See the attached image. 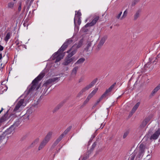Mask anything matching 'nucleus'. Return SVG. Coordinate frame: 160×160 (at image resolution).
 <instances>
[{
    "label": "nucleus",
    "mask_w": 160,
    "mask_h": 160,
    "mask_svg": "<svg viewBox=\"0 0 160 160\" xmlns=\"http://www.w3.org/2000/svg\"><path fill=\"white\" fill-rule=\"evenodd\" d=\"M100 101H101L99 99L97 100L96 102V104H98V103L100 102Z\"/></svg>",
    "instance_id": "nucleus-56"
},
{
    "label": "nucleus",
    "mask_w": 160,
    "mask_h": 160,
    "mask_svg": "<svg viewBox=\"0 0 160 160\" xmlns=\"http://www.w3.org/2000/svg\"><path fill=\"white\" fill-rule=\"evenodd\" d=\"M159 89H160V86L158 85L152 91L151 93V95L153 96Z\"/></svg>",
    "instance_id": "nucleus-21"
},
{
    "label": "nucleus",
    "mask_w": 160,
    "mask_h": 160,
    "mask_svg": "<svg viewBox=\"0 0 160 160\" xmlns=\"http://www.w3.org/2000/svg\"><path fill=\"white\" fill-rule=\"evenodd\" d=\"M39 138H36L31 144V146H34L35 145L37 144L39 142Z\"/></svg>",
    "instance_id": "nucleus-33"
},
{
    "label": "nucleus",
    "mask_w": 160,
    "mask_h": 160,
    "mask_svg": "<svg viewBox=\"0 0 160 160\" xmlns=\"http://www.w3.org/2000/svg\"><path fill=\"white\" fill-rule=\"evenodd\" d=\"M87 23L82 28L81 30L82 32L84 33H86L88 32L89 29H88L87 28L89 27H90L89 25H88L87 26Z\"/></svg>",
    "instance_id": "nucleus-28"
},
{
    "label": "nucleus",
    "mask_w": 160,
    "mask_h": 160,
    "mask_svg": "<svg viewBox=\"0 0 160 160\" xmlns=\"http://www.w3.org/2000/svg\"><path fill=\"white\" fill-rule=\"evenodd\" d=\"M82 14L81 12H80V10L78 11L77 13H75V16L74 18V23L75 24H76L75 23V20L77 18H81V16Z\"/></svg>",
    "instance_id": "nucleus-26"
},
{
    "label": "nucleus",
    "mask_w": 160,
    "mask_h": 160,
    "mask_svg": "<svg viewBox=\"0 0 160 160\" xmlns=\"http://www.w3.org/2000/svg\"><path fill=\"white\" fill-rule=\"evenodd\" d=\"M51 83H52L51 79L50 78L46 81L43 85L46 86L47 85Z\"/></svg>",
    "instance_id": "nucleus-39"
},
{
    "label": "nucleus",
    "mask_w": 160,
    "mask_h": 160,
    "mask_svg": "<svg viewBox=\"0 0 160 160\" xmlns=\"http://www.w3.org/2000/svg\"><path fill=\"white\" fill-rule=\"evenodd\" d=\"M159 89H160V86L158 85L152 91L151 93V95L153 96Z\"/></svg>",
    "instance_id": "nucleus-20"
},
{
    "label": "nucleus",
    "mask_w": 160,
    "mask_h": 160,
    "mask_svg": "<svg viewBox=\"0 0 160 160\" xmlns=\"http://www.w3.org/2000/svg\"><path fill=\"white\" fill-rule=\"evenodd\" d=\"M60 77H56L50 78L52 83L57 82L60 80Z\"/></svg>",
    "instance_id": "nucleus-34"
},
{
    "label": "nucleus",
    "mask_w": 160,
    "mask_h": 160,
    "mask_svg": "<svg viewBox=\"0 0 160 160\" xmlns=\"http://www.w3.org/2000/svg\"><path fill=\"white\" fill-rule=\"evenodd\" d=\"M52 134V132H50L47 135L45 138L44 139L45 141H46L47 142H48L50 140Z\"/></svg>",
    "instance_id": "nucleus-17"
},
{
    "label": "nucleus",
    "mask_w": 160,
    "mask_h": 160,
    "mask_svg": "<svg viewBox=\"0 0 160 160\" xmlns=\"http://www.w3.org/2000/svg\"><path fill=\"white\" fill-rule=\"evenodd\" d=\"M11 34V33L10 32H8L7 34L5 37L4 38V40L6 42H7L8 40L10 38Z\"/></svg>",
    "instance_id": "nucleus-31"
},
{
    "label": "nucleus",
    "mask_w": 160,
    "mask_h": 160,
    "mask_svg": "<svg viewBox=\"0 0 160 160\" xmlns=\"http://www.w3.org/2000/svg\"><path fill=\"white\" fill-rule=\"evenodd\" d=\"M73 42L71 38L68 39L66 41L63 43L58 51L55 52L52 56V59L54 60L60 55H62V53L67 48L68 45L71 44Z\"/></svg>",
    "instance_id": "nucleus-2"
},
{
    "label": "nucleus",
    "mask_w": 160,
    "mask_h": 160,
    "mask_svg": "<svg viewBox=\"0 0 160 160\" xmlns=\"http://www.w3.org/2000/svg\"><path fill=\"white\" fill-rule=\"evenodd\" d=\"M159 89H160V86L158 85L152 91L151 93V95L153 96Z\"/></svg>",
    "instance_id": "nucleus-22"
},
{
    "label": "nucleus",
    "mask_w": 160,
    "mask_h": 160,
    "mask_svg": "<svg viewBox=\"0 0 160 160\" xmlns=\"http://www.w3.org/2000/svg\"><path fill=\"white\" fill-rule=\"evenodd\" d=\"M85 60V59L84 58H81L74 64V65L76 66V65L82 64Z\"/></svg>",
    "instance_id": "nucleus-18"
},
{
    "label": "nucleus",
    "mask_w": 160,
    "mask_h": 160,
    "mask_svg": "<svg viewBox=\"0 0 160 160\" xmlns=\"http://www.w3.org/2000/svg\"><path fill=\"white\" fill-rule=\"evenodd\" d=\"M14 5V2H12L8 3V8H12Z\"/></svg>",
    "instance_id": "nucleus-36"
},
{
    "label": "nucleus",
    "mask_w": 160,
    "mask_h": 160,
    "mask_svg": "<svg viewBox=\"0 0 160 160\" xmlns=\"http://www.w3.org/2000/svg\"><path fill=\"white\" fill-rule=\"evenodd\" d=\"M56 146V145H55V144H54V143L52 144V146L51 147V149H53Z\"/></svg>",
    "instance_id": "nucleus-55"
},
{
    "label": "nucleus",
    "mask_w": 160,
    "mask_h": 160,
    "mask_svg": "<svg viewBox=\"0 0 160 160\" xmlns=\"http://www.w3.org/2000/svg\"><path fill=\"white\" fill-rule=\"evenodd\" d=\"M129 133V131L128 130H127L124 133L123 135V138H125L127 137Z\"/></svg>",
    "instance_id": "nucleus-44"
},
{
    "label": "nucleus",
    "mask_w": 160,
    "mask_h": 160,
    "mask_svg": "<svg viewBox=\"0 0 160 160\" xmlns=\"http://www.w3.org/2000/svg\"><path fill=\"white\" fill-rule=\"evenodd\" d=\"M98 88H96L94 89L92 92L89 95V96H90L91 98L96 93L98 90Z\"/></svg>",
    "instance_id": "nucleus-30"
},
{
    "label": "nucleus",
    "mask_w": 160,
    "mask_h": 160,
    "mask_svg": "<svg viewBox=\"0 0 160 160\" xmlns=\"http://www.w3.org/2000/svg\"><path fill=\"white\" fill-rule=\"evenodd\" d=\"M64 136V134H62L56 140L59 142L62 139Z\"/></svg>",
    "instance_id": "nucleus-40"
},
{
    "label": "nucleus",
    "mask_w": 160,
    "mask_h": 160,
    "mask_svg": "<svg viewBox=\"0 0 160 160\" xmlns=\"http://www.w3.org/2000/svg\"><path fill=\"white\" fill-rule=\"evenodd\" d=\"M72 128V126H69L64 131L62 134H64V136L66 135L70 131Z\"/></svg>",
    "instance_id": "nucleus-35"
},
{
    "label": "nucleus",
    "mask_w": 160,
    "mask_h": 160,
    "mask_svg": "<svg viewBox=\"0 0 160 160\" xmlns=\"http://www.w3.org/2000/svg\"><path fill=\"white\" fill-rule=\"evenodd\" d=\"M99 16H95L93 17V19L92 21L90 23H87L88 26V25H89L90 26H94L97 22V21L99 20Z\"/></svg>",
    "instance_id": "nucleus-11"
},
{
    "label": "nucleus",
    "mask_w": 160,
    "mask_h": 160,
    "mask_svg": "<svg viewBox=\"0 0 160 160\" xmlns=\"http://www.w3.org/2000/svg\"><path fill=\"white\" fill-rule=\"evenodd\" d=\"M122 14V12H120V13L118 15L117 18L118 19H119Z\"/></svg>",
    "instance_id": "nucleus-50"
},
{
    "label": "nucleus",
    "mask_w": 160,
    "mask_h": 160,
    "mask_svg": "<svg viewBox=\"0 0 160 160\" xmlns=\"http://www.w3.org/2000/svg\"><path fill=\"white\" fill-rule=\"evenodd\" d=\"M59 143V142L56 140L54 143H53L54 144H55V145H57L58 143Z\"/></svg>",
    "instance_id": "nucleus-54"
},
{
    "label": "nucleus",
    "mask_w": 160,
    "mask_h": 160,
    "mask_svg": "<svg viewBox=\"0 0 160 160\" xmlns=\"http://www.w3.org/2000/svg\"><path fill=\"white\" fill-rule=\"evenodd\" d=\"M69 68L68 66H65L63 67V72H65L66 71H68Z\"/></svg>",
    "instance_id": "nucleus-42"
},
{
    "label": "nucleus",
    "mask_w": 160,
    "mask_h": 160,
    "mask_svg": "<svg viewBox=\"0 0 160 160\" xmlns=\"http://www.w3.org/2000/svg\"><path fill=\"white\" fill-rule=\"evenodd\" d=\"M91 98L90 97V96H88L86 100L84 102L82 105L83 106H85L88 102L89 101V100Z\"/></svg>",
    "instance_id": "nucleus-37"
},
{
    "label": "nucleus",
    "mask_w": 160,
    "mask_h": 160,
    "mask_svg": "<svg viewBox=\"0 0 160 160\" xmlns=\"http://www.w3.org/2000/svg\"><path fill=\"white\" fill-rule=\"evenodd\" d=\"M5 137L2 134L0 135V144L1 143L2 141L4 138Z\"/></svg>",
    "instance_id": "nucleus-47"
},
{
    "label": "nucleus",
    "mask_w": 160,
    "mask_h": 160,
    "mask_svg": "<svg viewBox=\"0 0 160 160\" xmlns=\"http://www.w3.org/2000/svg\"><path fill=\"white\" fill-rule=\"evenodd\" d=\"M92 41H90L89 39H88L87 40V46L85 48V49L87 50V51H88L89 48L92 45Z\"/></svg>",
    "instance_id": "nucleus-27"
},
{
    "label": "nucleus",
    "mask_w": 160,
    "mask_h": 160,
    "mask_svg": "<svg viewBox=\"0 0 160 160\" xmlns=\"http://www.w3.org/2000/svg\"><path fill=\"white\" fill-rule=\"evenodd\" d=\"M8 111L9 110H8L0 118V122H1L2 123L7 120L10 117V116H8Z\"/></svg>",
    "instance_id": "nucleus-8"
},
{
    "label": "nucleus",
    "mask_w": 160,
    "mask_h": 160,
    "mask_svg": "<svg viewBox=\"0 0 160 160\" xmlns=\"http://www.w3.org/2000/svg\"><path fill=\"white\" fill-rule=\"evenodd\" d=\"M140 0H134L132 2V6H134L136 3H137Z\"/></svg>",
    "instance_id": "nucleus-46"
},
{
    "label": "nucleus",
    "mask_w": 160,
    "mask_h": 160,
    "mask_svg": "<svg viewBox=\"0 0 160 160\" xmlns=\"http://www.w3.org/2000/svg\"><path fill=\"white\" fill-rule=\"evenodd\" d=\"M135 150L134 152L132 153L131 156L128 158L129 160H134L135 156H136V152Z\"/></svg>",
    "instance_id": "nucleus-32"
},
{
    "label": "nucleus",
    "mask_w": 160,
    "mask_h": 160,
    "mask_svg": "<svg viewBox=\"0 0 160 160\" xmlns=\"http://www.w3.org/2000/svg\"><path fill=\"white\" fill-rule=\"evenodd\" d=\"M75 58L74 57H72L71 59H68L65 58L64 61L62 63V64L64 66H67L71 63L74 60H75Z\"/></svg>",
    "instance_id": "nucleus-9"
},
{
    "label": "nucleus",
    "mask_w": 160,
    "mask_h": 160,
    "mask_svg": "<svg viewBox=\"0 0 160 160\" xmlns=\"http://www.w3.org/2000/svg\"><path fill=\"white\" fill-rule=\"evenodd\" d=\"M103 98L102 97V96L100 97V98L99 99L100 101H101L103 99Z\"/></svg>",
    "instance_id": "nucleus-59"
},
{
    "label": "nucleus",
    "mask_w": 160,
    "mask_h": 160,
    "mask_svg": "<svg viewBox=\"0 0 160 160\" xmlns=\"http://www.w3.org/2000/svg\"><path fill=\"white\" fill-rule=\"evenodd\" d=\"M84 80V78L83 77H81L79 79L78 81L79 82H82Z\"/></svg>",
    "instance_id": "nucleus-51"
},
{
    "label": "nucleus",
    "mask_w": 160,
    "mask_h": 160,
    "mask_svg": "<svg viewBox=\"0 0 160 160\" xmlns=\"http://www.w3.org/2000/svg\"><path fill=\"white\" fill-rule=\"evenodd\" d=\"M107 36H104L101 39L99 43L97 46V49L99 50L103 46L106 40L107 39Z\"/></svg>",
    "instance_id": "nucleus-7"
},
{
    "label": "nucleus",
    "mask_w": 160,
    "mask_h": 160,
    "mask_svg": "<svg viewBox=\"0 0 160 160\" xmlns=\"http://www.w3.org/2000/svg\"><path fill=\"white\" fill-rule=\"evenodd\" d=\"M2 58V53H0V60Z\"/></svg>",
    "instance_id": "nucleus-58"
},
{
    "label": "nucleus",
    "mask_w": 160,
    "mask_h": 160,
    "mask_svg": "<svg viewBox=\"0 0 160 160\" xmlns=\"http://www.w3.org/2000/svg\"><path fill=\"white\" fill-rule=\"evenodd\" d=\"M23 25L24 27H25L27 26V27L28 26V24L25 23V22H24L23 24Z\"/></svg>",
    "instance_id": "nucleus-57"
},
{
    "label": "nucleus",
    "mask_w": 160,
    "mask_h": 160,
    "mask_svg": "<svg viewBox=\"0 0 160 160\" xmlns=\"http://www.w3.org/2000/svg\"><path fill=\"white\" fill-rule=\"evenodd\" d=\"M30 1V3L28 5V7L27 8V10H28L30 8V6H31V4L33 2H31V0H27L26 3L27 4H28V3Z\"/></svg>",
    "instance_id": "nucleus-38"
},
{
    "label": "nucleus",
    "mask_w": 160,
    "mask_h": 160,
    "mask_svg": "<svg viewBox=\"0 0 160 160\" xmlns=\"http://www.w3.org/2000/svg\"><path fill=\"white\" fill-rule=\"evenodd\" d=\"M72 56L73 55L70 52H69L66 58L68 59H71L72 58Z\"/></svg>",
    "instance_id": "nucleus-45"
},
{
    "label": "nucleus",
    "mask_w": 160,
    "mask_h": 160,
    "mask_svg": "<svg viewBox=\"0 0 160 160\" xmlns=\"http://www.w3.org/2000/svg\"><path fill=\"white\" fill-rule=\"evenodd\" d=\"M76 45H73L68 51L67 52H70L73 56L77 52V48H76Z\"/></svg>",
    "instance_id": "nucleus-13"
},
{
    "label": "nucleus",
    "mask_w": 160,
    "mask_h": 160,
    "mask_svg": "<svg viewBox=\"0 0 160 160\" xmlns=\"http://www.w3.org/2000/svg\"><path fill=\"white\" fill-rule=\"evenodd\" d=\"M78 25H80L81 22V20L80 18H78Z\"/></svg>",
    "instance_id": "nucleus-49"
},
{
    "label": "nucleus",
    "mask_w": 160,
    "mask_h": 160,
    "mask_svg": "<svg viewBox=\"0 0 160 160\" xmlns=\"http://www.w3.org/2000/svg\"><path fill=\"white\" fill-rule=\"evenodd\" d=\"M96 145L97 142H94L92 145V147L87 152L88 155L90 154L92 152L93 150L96 147Z\"/></svg>",
    "instance_id": "nucleus-25"
},
{
    "label": "nucleus",
    "mask_w": 160,
    "mask_h": 160,
    "mask_svg": "<svg viewBox=\"0 0 160 160\" xmlns=\"http://www.w3.org/2000/svg\"><path fill=\"white\" fill-rule=\"evenodd\" d=\"M145 146L142 143L139 145V150L137 155L136 159H138L139 160L142 158L145 152Z\"/></svg>",
    "instance_id": "nucleus-5"
},
{
    "label": "nucleus",
    "mask_w": 160,
    "mask_h": 160,
    "mask_svg": "<svg viewBox=\"0 0 160 160\" xmlns=\"http://www.w3.org/2000/svg\"><path fill=\"white\" fill-rule=\"evenodd\" d=\"M3 47L1 45H0V51H2L3 49Z\"/></svg>",
    "instance_id": "nucleus-53"
},
{
    "label": "nucleus",
    "mask_w": 160,
    "mask_h": 160,
    "mask_svg": "<svg viewBox=\"0 0 160 160\" xmlns=\"http://www.w3.org/2000/svg\"><path fill=\"white\" fill-rule=\"evenodd\" d=\"M24 102V99H21L20 100L16 105L15 108H14L13 111H16L21 106L22 104Z\"/></svg>",
    "instance_id": "nucleus-12"
},
{
    "label": "nucleus",
    "mask_w": 160,
    "mask_h": 160,
    "mask_svg": "<svg viewBox=\"0 0 160 160\" xmlns=\"http://www.w3.org/2000/svg\"><path fill=\"white\" fill-rule=\"evenodd\" d=\"M78 69V66H76L73 68L71 73V75L73 77L75 76Z\"/></svg>",
    "instance_id": "nucleus-19"
},
{
    "label": "nucleus",
    "mask_w": 160,
    "mask_h": 160,
    "mask_svg": "<svg viewBox=\"0 0 160 160\" xmlns=\"http://www.w3.org/2000/svg\"><path fill=\"white\" fill-rule=\"evenodd\" d=\"M157 57L158 58H160V53L157 56Z\"/></svg>",
    "instance_id": "nucleus-64"
},
{
    "label": "nucleus",
    "mask_w": 160,
    "mask_h": 160,
    "mask_svg": "<svg viewBox=\"0 0 160 160\" xmlns=\"http://www.w3.org/2000/svg\"><path fill=\"white\" fill-rule=\"evenodd\" d=\"M47 143L48 142H46V141H45L44 140H43L40 143L39 146L38 147V150H40L42 148H43Z\"/></svg>",
    "instance_id": "nucleus-16"
},
{
    "label": "nucleus",
    "mask_w": 160,
    "mask_h": 160,
    "mask_svg": "<svg viewBox=\"0 0 160 160\" xmlns=\"http://www.w3.org/2000/svg\"><path fill=\"white\" fill-rule=\"evenodd\" d=\"M141 12V10L140 9L138 10L136 12L134 16V20H136L139 17Z\"/></svg>",
    "instance_id": "nucleus-29"
},
{
    "label": "nucleus",
    "mask_w": 160,
    "mask_h": 160,
    "mask_svg": "<svg viewBox=\"0 0 160 160\" xmlns=\"http://www.w3.org/2000/svg\"><path fill=\"white\" fill-rule=\"evenodd\" d=\"M98 81V78H96L93 80L89 84L83 88L78 93L77 97L79 98L82 94L83 93L85 92L87 90L93 87Z\"/></svg>",
    "instance_id": "nucleus-3"
},
{
    "label": "nucleus",
    "mask_w": 160,
    "mask_h": 160,
    "mask_svg": "<svg viewBox=\"0 0 160 160\" xmlns=\"http://www.w3.org/2000/svg\"><path fill=\"white\" fill-rule=\"evenodd\" d=\"M98 104H96V103L93 106V107H96V106Z\"/></svg>",
    "instance_id": "nucleus-63"
},
{
    "label": "nucleus",
    "mask_w": 160,
    "mask_h": 160,
    "mask_svg": "<svg viewBox=\"0 0 160 160\" xmlns=\"http://www.w3.org/2000/svg\"><path fill=\"white\" fill-rule=\"evenodd\" d=\"M18 125L16 122L14 123L11 125L9 128H8L5 132L2 134L4 136L8 135L11 134L14 130L15 128L18 126Z\"/></svg>",
    "instance_id": "nucleus-6"
},
{
    "label": "nucleus",
    "mask_w": 160,
    "mask_h": 160,
    "mask_svg": "<svg viewBox=\"0 0 160 160\" xmlns=\"http://www.w3.org/2000/svg\"><path fill=\"white\" fill-rule=\"evenodd\" d=\"M61 55H60L59 56H58L57 58H56L55 61V62H59L62 58L63 57H61Z\"/></svg>",
    "instance_id": "nucleus-43"
},
{
    "label": "nucleus",
    "mask_w": 160,
    "mask_h": 160,
    "mask_svg": "<svg viewBox=\"0 0 160 160\" xmlns=\"http://www.w3.org/2000/svg\"><path fill=\"white\" fill-rule=\"evenodd\" d=\"M116 84V83H114L108 89H107L105 92H104V93L101 96L102 97L104 98L106 97L107 95V94L108 93L111 92L112 90V89L114 88Z\"/></svg>",
    "instance_id": "nucleus-10"
},
{
    "label": "nucleus",
    "mask_w": 160,
    "mask_h": 160,
    "mask_svg": "<svg viewBox=\"0 0 160 160\" xmlns=\"http://www.w3.org/2000/svg\"><path fill=\"white\" fill-rule=\"evenodd\" d=\"M83 38H82L80 40L77 44L74 45L76 46V48L77 49L78 48L82 46L83 44Z\"/></svg>",
    "instance_id": "nucleus-24"
},
{
    "label": "nucleus",
    "mask_w": 160,
    "mask_h": 160,
    "mask_svg": "<svg viewBox=\"0 0 160 160\" xmlns=\"http://www.w3.org/2000/svg\"><path fill=\"white\" fill-rule=\"evenodd\" d=\"M60 148L58 150H57L56 152H55V153H58L59 151L60 150Z\"/></svg>",
    "instance_id": "nucleus-62"
},
{
    "label": "nucleus",
    "mask_w": 160,
    "mask_h": 160,
    "mask_svg": "<svg viewBox=\"0 0 160 160\" xmlns=\"http://www.w3.org/2000/svg\"><path fill=\"white\" fill-rule=\"evenodd\" d=\"M140 104V102H138L135 105L132 110L131 113H134L135 112L139 106Z\"/></svg>",
    "instance_id": "nucleus-23"
},
{
    "label": "nucleus",
    "mask_w": 160,
    "mask_h": 160,
    "mask_svg": "<svg viewBox=\"0 0 160 160\" xmlns=\"http://www.w3.org/2000/svg\"><path fill=\"white\" fill-rule=\"evenodd\" d=\"M103 98L102 97V96L100 97V98L99 99L100 101H101L103 99Z\"/></svg>",
    "instance_id": "nucleus-60"
},
{
    "label": "nucleus",
    "mask_w": 160,
    "mask_h": 160,
    "mask_svg": "<svg viewBox=\"0 0 160 160\" xmlns=\"http://www.w3.org/2000/svg\"><path fill=\"white\" fill-rule=\"evenodd\" d=\"M65 101H63L58 104L54 108L53 112H54L59 110L62 107V106Z\"/></svg>",
    "instance_id": "nucleus-14"
},
{
    "label": "nucleus",
    "mask_w": 160,
    "mask_h": 160,
    "mask_svg": "<svg viewBox=\"0 0 160 160\" xmlns=\"http://www.w3.org/2000/svg\"><path fill=\"white\" fill-rule=\"evenodd\" d=\"M45 76L44 73H41L37 77L34 79L32 81V83L29 86L24 93V98H25L30 94V97L33 96L32 95L36 87L37 84L39 81L40 80Z\"/></svg>",
    "instance_id": "nucleus-1"
},
{
    "label": "nucleus",
    "mask_w": 160,
    "mask_h": 160,
    "mask_svg": "<svg viewBox=\"0 0 160 160\" xmlns=\"http://www.w3.org/2000/svg\"><path fill=\"white\" fill-rule=\"evenodd\" d=\"M150 120V117H148L146 118L142 122L141 125V127H145Z\"/></svg>",
    "instance_id": "nucleus-15"
},
{
    "label": "nucleus",
    "mask_w": 160,
    "mask_h": 160,
    "mask_svg": "<svg viewBox=\"0 0 160 160\" xmlns=\"http://www.w3.org/2000/svg\"><path fill=\"white\" fill-rule=\"evenodd\" d=\"M18 41H16V45L17 46H18V45H19V43L18 42H17Z\"/></svg>",
    "instance_id": "nucleus-61"
},
{
    "label": "nucleus",
    "mask_w": 160,
    "mask_h": 160,
    "mask_svg": "<svg viewBox=\"0 0 160 160\" xmlns=\"http://www.w3.org/2000/svg\"><path fill=\"white\" fill-rule=\"evenodd\" d=\"M127 13H128V11H127V10H126L124 12L123 15L122 16V17L121 19H122L123 18L127 16Z\"/></svg>",
    "instance_id": "nucleus-41"
},
{
    "label": "nucleus",
    "mask_w": 160,
    "mask_h": 160,
    "mask_svg": "<svg viewBox=\"0 0 160 160\" xmlns=\"http://www.w3.org/2000/svg\"><path fill=\"white\" fill-rule=\"evenodd\" d=\"M153 132V128H151L148 132V135H151L150 139L151 140H155L158 139L160 135V128H158V130L152 134Z\"/></svg>",
    "instance_id": "nucleus-4"
},
{
    "label": "nucleus",
    "mask_w": 160,
    "mask_h": 160,
    "mask_svg": "<svg viewBox=\"0 0 160 160\" xmlns=\"http://www.w3.org/2000/svg\"><path fill=\"white\" fill-rule=\"evenodd\" d=\"M157 58L156 57V59L153 61L152 63L153 64H156V62H157Z\"/></svg>",
    "instance_id": "nucleus-52"
},
{
    "label": "nucleus",
    "mask_w": 160,
    "mask_h": 160,
    "mask_svg": "<svg viewBox=\"0 0 160 160\" xmlns=\"http://www.w3.org/2000/svg\"><path fill=\"white\" fill-rule=\"evenodd\" d=\"M21 6H22L21 3L20 2L19 3V7L18 8V11L19 12H20L21 10V8H22Z\"/></svg>",
    "instance_id": "nucleus-48"
}]
</instances>
